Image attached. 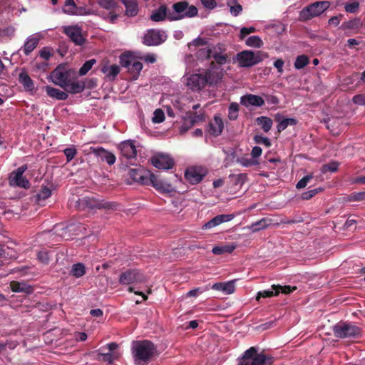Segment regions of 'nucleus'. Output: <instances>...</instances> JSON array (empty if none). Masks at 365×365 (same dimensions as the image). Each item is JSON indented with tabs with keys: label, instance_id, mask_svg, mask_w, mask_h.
Segmentation results:
<instances>
[{
	"label": "nucleus",
	"instance_id": "nucleus-13",
	"mask_svg": "<svg viewBox=\"0 0 365 365\" xmlns=\"http://www.w3.org/2000/svg\"><path fill=\"white\" fill-rule=\"evenodd\" d=\"M165 38L164 31L150 29L144 35L143 43L148 46H158L165 41Z\"/></svg>",
	"mask_w": 365,
	"mask_h": 365
},
{
	"label": "nucleus",
	"instance_id": "nucleus-48",
	"mask_svg": "<svg viewBox=\"0 0 365 365\" xmlns=\"http://www.w3.org/2000/svg\"><path fill=\"white\" fill-rule=\"evenodd\" d=\"M339 165V163L336 161H331L327 164H324L322 165V173H327V172L334 173V172L337 171Z\"/></svg>",
	"mask_w": 365,
	"mask_h": 365
},
{
	"label": "nucleus",
	"instance_id": "nucleus-51",
	"mask_svg": "<svg viewBox=\"0 0 365 365\" xmlns=\"http://www.w3.org/2000/svg\"><path fill=\"white\" fill-rule=\"evenodd\" d=\"M153 122L155 123H160L164 121L165 120V113L162 109H156L154 111L153 117L152 118Z\"/></svg>",
	"mask_w": 365,
	"mask_h": 365
},
{
	"label": "nucleus",
	"instance_id": "nucleus-63",
	"mask_svg": "<svg viewBox=\"0 0 365 365\" xmlns=\"http://www.w3.org/2000/svg\"><path fill=\"white\" fill-rule=\"evenodd\" d=\"M210 51L208 50V48H202L199 50L197 52V57L199 58H205V59H210Z\"/></svg>",
	"mask_w": 365,
	"mask_h": 365
},
{
	"label": "nucleus",
	"instance_id": "nucleus-1",
	"mask_svg": "<svg viewBox=\"0 0 365 365\" xmlns=\"http://www.w3.org/2000/svg\"><path fill=\"white\" fill-rule=\"evenodd\" d=\"M132 349L135 362L138 365L148 364L156 349L154 344L148 340L134 341Z\"/></svg>",
	"mask_w": 365,
	"mask_h": 365
},
{
	"label": "nucleus",
	"instance_id": "nucleus-41",
	"mask_svg": "<svg viewBox=\"0 0 365 365\" xmlns=\"http://www.w3.org/2000/svg\"><path fill=\"white\" fill-rule=\"evenodd\" d=\"M96 2L101 8L107 11L114 10L118 6L115 0H96Z\"/></svg>",
	"mask_w": 365,
	"mask_h": 365
},
{
	"label": "nucleus",
	"instance_id": "nucleus-22",
	"mask_svg": "<svg viewBox=\"0 0 365 365\" xmlns=\"http://www.w3.org/2000/svg\"><path fill=\"white\" fill-rule=\"evenodd\" d=\"M275 121L278 122L277 126V132L281 133L289 125H295L297 123V120L294 118H284L280 113H277L274 115Z\"/></svg>",
	"mask_w": 365,
	"mask_h": 365
},
{
	"label": "nucleus",
	"instance_id": "nucleus-33",
	"mask_svg": "<svg viewBox=\"0 0 365 365\" xmlns=\"http://www.w3.org/2000/svg\"><path fill=\"white\" fill-rule=\"evenodd\" d=\"M19 82L23 85L26 91H31L34 89V81L26 71L19 73Z\"/></svg>",
	"mask_w": 365,
	"mask_h": 365
},
{
	"label": "nucleus",
	"instance_id": "nucleus-2",
	"mask_svg": "<svg viewBox=\"0 0 365 365\" xmlns=\"http://www.w3.org/2000/svg\"><path fill=\"white\" fill-rule=\"evenodd\" d=\"M119 205L115 202L99 200L93 195L85 196L78 198L75 202V207L77 210L85 211L93 209H106L109 210H118Z\"/></svg>",
	"mask_w": 365,
	"mask_h": 365
},
{
	"label": "nucleus",
	"instance_id": "nucleus-18",
	"mask_svg": "<svg viewBox=\"0 0 365 365\" xmlns=\"http://www.w3.org/2000/svg\"><path fill=\"white\" fill-rule=\"evenodd\" d=\"M151 172L145 170L143 168L130 169L128 176L134 182H139L142 185H148V180L151 175Z\"/></svg>",
	"mask_w": 365,
	"mask_h": 365
},
{
	"label": "nucleus",
	"instance_id": "nucleus-57",
	"mask_svg": "<svg viewBox=\"0 0 365 365\" xmlns=\"http://www.w3.org/2000/svg\"><path fill=\"white\" fill-rule=\"evenodd\" d=\"M313 179L312 175H307L303 177L296 185V187L297 189L304 188L307 184L310 182L311 180Z\"/></svg>",
	"mask_w": 365,
	"mask_h": 365
},
{
	"label": "nucleus",
	"instance_id": "nucleus-64",
	"mask_svg": "<svg viewBox=\"0 0 365 365\" xmlns=\"http://www.w3.org/2000/svg\"><path fill=\"white\" fill-rule=\"evenodd\" d=\"M353 102L358 105H365V95L358 94L353 97Z\"/></svg>",
	"mask_w": 365,
	"mask_h": 365
},
{
	"label": "nucleus",
	"instance_id": "nucleus-53",
	"mask_svg": "<svg viewBox=\"0 0 365 365\" xmlns=\"http://www.w3.org/2000/svg\"><path fill=\"white\" fill-rule=\"evenodd\" d=\"M254 141L257 144L264 145L267 148H269L272 145L270 140L267 137H263L259 135L254 136Z\"/></svg>",
	"mask_w": 365,
	"mask_h": 365
},
{
	"label": "nucleus",
	"instance_id": "nucleus-4",
	"mask_svg": "<svg viewBox=\"0 0 365 365\" xmlns=\"http://www.w3.org/2000/svg\"><path fill=\"white\" fill-rule=\"evenodd\" d=\"M172 8V11H168V20L170 21H179L185 18H192L198 14L197 7L189 5L187 1L175 3Z\"/></svg>",
	"mask_w": 365,
	"mask_h": 365
},
{
	"label": "nucleus",
	"instance_id": "nucleus-49",
	"mask_svg": "<svg viewBox=\"0 0 365 365\" xmlns=\"http://www.w3.org/2000/svg\"><path fill=\"white\" fill-rule=\"evenodd\" d=\"M236 162L244 167H250L258 164V162L256 160L245 157L237 158Z\"/></svg>",
	"mask_w": 365,
	"mask_h": 365
},
{
	"label": "nucleus",
	"instance_id": "nucleus-27",
	"mask_svg": "<svg viewBox=\"0 0 365 365\" xmlns=\"http://www.w3.org/2000/svg\"><path fill=\"white\" fill-rule=\"evenodd\" d=\"M39 38L36 36H31L27 38L24 46L21 48V51L26 56H29L38 46Z\"/></svg>",
	"mask_w": 365,
	"mask_h": 365
},
{
	"label": "nucleus",
	"instance_id": "nucleus-34",
	"mask_svg": "<svg viewBox=\"0 0 365 365\" xmlns=\"http://www.w3.org/2000/svg\"><path fill=\"white\" fill-rule=\"evenodd\" d=\"M272 220L267 217H263L257 222H253L249 229L252 232H257L262 230L266 229L271 224Z\"/></svg>",
	"mask_w": 365,
	"mask_h": 365
},
{
	"label": "nucleus",
	"instance_id": "nucleus-46",
	"mask_svg": "<svg viewBox=\"0 0 365 365\" xmlns=\"http://www.w3.org/2000/svg\"><path fill=\"white\" fill-rule=\"evenodd\" d=\"M96 63V60L94 58L86 61L83 66L80 68L78 73L80 76L86 75Z\"/></svg>",
	"mask_w": 365,
	"mask_h": 365
},
{
	"label": "nucleus",
	"instance_id": "nucleus-5",
	"mask_svg": "<svg viewBox=\"0 0 365 365\" xmlns=\"http://www.w3.org/2000/svg\"><path fill=\"white\" fill-rule=\"evenodd\" d=\"M333 332L338 338H359L361 336L360 327L348 322H340L333 327Z\"/></svg>",
	"mask_w": 365,
	"mask_h": 365
},
{
	"label": "nucleus",
	"instance_id": "nucleus-40",
	"mask_svg": "<svg viewBox=\"0 0 365 365\" xmlns=\"http://www.w3.org/2000/svg\"><path fill=\"white\" fill-rule=\"evenodd\" d=\"M102 71L103 73H107V76L110 79L113 80L120 73V67L116 64H113L110 67H104L102 69Z\"/></svg>",
	"mask_w": 365,
	"mask_h": 365
},
{
	"label": "nucleus",
	"instance_id": "nucleus-45",
	"mask_svg": "<svg viewBox=\"0 0 365 365\" xmlns=\"http://www.w3.org/2000/svg\"><path fill=\"white\" fill-rule=\"evenodd\" d=\"M245 43L247 46L254 48H260L263 45L262 39L257 36H250Z\"/></svg>",
	"mask_w": 365,
	"mask_h": 365
},
{
	"label": "nucleus",
	"instance_id": "nucleus-58",
	"mask_svg": "<svg viewBox=\"0 0 365 365\" xmlns=\"http://www.w3.org/2000/svg\"><path fill=\"white\" fill-rule=\"evenodd\" d=\"M256 31V28L251 26V27H242L240 29V38L241 40L244 39L247 35H249L251 33H254Z\"/></svg>",
	"mask_w": 365,
	"mask_h": 365
},
{
	"label": "nucleus",
	"instance_id": "nucleus-38",
	"mask_svg": "<svg viewBox=\"0 0 365 365\" xmlns=\"http://www.w3.org/2000/svg\"><path fill=\"white\" fill-rule=\"evenodd\" d=\"M71 274L76 278H79L86 274V267L83 263L78 262L71 267Z\"/></svg>",
	"mask_w": 365,
	"mask_h": 365
},
{
	"label": "nucleus",
	"instance_id": "nucleus-31",
	"mask_svg": "<svg viewBox=\"0 0 365 365\" xmlns=\"http://www.w3.org/2000/svg\"><path fill=\"white\" fill-rule=\"evenodd\" d=\"M212 288L215 290L222 291L226 294H232L235 292V286L233 281L227 282H219L212 285Z\"/></svg>",
	"mask_w": 365,
	"mask_h": 365
},
{
	"label": "nucleus",
	"instance_id": "nucleus-21",
	"mask_svg": "<svg viewBox=\"0 0 365 365\" xmlns=\"http://www.w3.org/2000/svg\"><path fill=\"white\" fill-rule=\"evenodd\" d=\"M240 103L247 108L250 106L261 107L264 105V100L259 96L246 94L240 98Z\"/></svg>",
	"mask_w": 365,
	"mask_h": 365
},
{
	"label": "nucleus",
	"instance_id": "nucleus-12",
	"mask_svg": "<svg viewBox=\"0 0 365 365\" xmlns=\"http://www.w3.org/2000/svg\"><path fill=\"white\" fill-rule=\"evenodd\" d=\"M27 165H23L13 171L9 177V182L12 185H16L23 188H29L30 186L29 181L23 175L24 173L27 170Z\"/></svg>",
	"mask_w": 365,
	"mask_h": 365
},
{
	"label": "nucleus",
	"instance_id": "nucleus-26",
	"mask_svg": "<svg viewBox=\"0 0 365 365\" xmlns=\"http://www.w3.org/2000/svg\"><path fill=\"white\" fill-rule=\"evenodd\" d=\"M9 285L13 292H22L29 294L34 292V288L31 285L23 282L11 281Z\"/></svg>",
	"mask_w": 365,
	"mask_h": 365
},
{
	"label": "nucleus",
	"instance_id": "nucleus-30",
	"mask_svg": "<svg viewBox=\"0 0 365 365\" xmlns=\"http://www.w3.org/2000/svg\"><path fill=\"white\" fill-rule=\"evenodd\" d=\"M185 177L191 184L195 185L199 183L202 180L204 175H202L195 168H189L186 170Z\"/></svg>",
	"mask_w": 365,
	"mask_h": 365
},
{
	"label": "nucleus",
	"instance_id": "nucleus-9",
	"mask_svg": "<svg viewBox=\"0 0 365 365\" xmlns=\"http://www.w3.org/2000/svg\"><path fill=\"white\" fill-rule=\"evenodd\" d=\"M146 282V277L138 269H128L122 272L119 277V283L122 285L140 284Z\"/></svg>",
	"mask_w": 365,
	"mask_h": 365
},
{
	"label": "nucleus",
	"instance_id": "nucleus-62",
	"mask_svg": "<svg viewBox=\"0 0 365 365\" xmlns=\"http://www.w3.org/2000/svg\"><path fill=\"white\" fill-rule=\"evenodd\" d=\"M351 200L354 201L365 200V191L352 193Z\"/></svg>",
	"mask_w": 365,
	"mask_h": 365
},
{
	"label": "nucleus",
	"instance_id": "nucleus-25",
	"mask_svg": "<svg viewBox=\"0 0 365 365\" xmlns=\"http://www.w3.org/2000/svg\"><path fill=\"white\" fill-rule=\"evenodd\" d=\"M66 92L77 94L81 93L85 88L83 81H75L71 79L67 83L66 86L62 88Z\"/></svg>",
	"mask_w": 365,
	"mask_h": 365
},
{
	"label": "nucleus",
	"instance_id": "nucleus-59",
	"mask_svg": "<svg viewBox=\"0 0 365 365\" xmlns=\"http://www.w3.org/2000/svg\"><path fill=\"white\" fill-rule=\"evenodd\" d=\"M207 44V41L200 37L195 38L192 42L188 43V47L190 48L191 46H205Z\"/></svg>",
	"mask_w": 365,
	"mask_h": 365
},
{
	"label": "nucleus",
	"instance_id": "nucleus-52",
	"mask_svg": "<svg viewBox=\"0 0 365 365\" xmlns=\"http://www.w3.org/2000/svg\"><path fill=\"white\" fill-rule=\"evenodd\" d=\"M63 153L66 157L67 162L72 160L77 154V150L74 146L67 148L63 150Z\"/></svg>",
	"mask_w": 365,
	"mask_h": 365
},
{
	"label": "nucleus",
	"instance_id": "nucleus-54",
	"mask_svg": "<svg viewBox=\"0 0 365 365\" xmlns=\"http://www.w3.org/2000/svg\"><path fill=\"white\" fill-rule=\"evenodd\" d=\"M322 190V188H315L309 191L304 192L302 194V199L308 200L315 196L317 193Z\"/></svg>",
	"mask_w": 365,
	"mask_h": 365
},
{
	"label": "nucleus",
	"instance_id": "nucleus-16",
	"mask_svg": "<svg viewBox=\"0 0 365 365\" xmlns=\"http://www.w3.org/2000/svg\"><path fill=\"white\" fill-rule=\"evenodd\" d=\"M151 163L158 169L168 170L173 167L174 160L169 155L157 154L151 158Z\"/></svg>",
	"mask_w": 365,
	"mask_h": 365
},
{
	"label": "nucleus",
	"instance_id": "nucleus-32",
	"mask_svg": "<svg viewBox=\"0 0 365 365\" xmlns=\"http://www.w3.org/2000/svg\"><path fill=\"white\" fill-rule=\"evenodd\" d=\"M45 90L49 97L57 100H66L68 97L66 92L53 88L50 86H46Z\"/></svg>",
	"mask_w": 365,
	"mask_h": 365
},
{
	"label": "nucleus",
	"instance_id": "nucleus-55",
	"mask_svg": "<svg viewBox=\"0 0 365 365\" xmlns=\"http://www.w3.org/2000/svg\"><path fill=\"white\" fill-rule=\"evenodd\" d=\"M278 294H275V291L272 289V287H271L270 290H263L260 291L257 293V295L256 297V299L259 300L261 297H271L273 296H277Z\"/></svg>",
	"mask_w": 365,
	"mask_h": 365
},
{
	"label": "nucleus",
	"instance_id": "nucleus-61",
	"mask_svg": "<svg viewBox=\"0 0 365 365\" xmlns=\"http://www.w3.org/2000/svg\"><path fill=\"white\" fill-rule=\"evenodd\" d=\"M203 6L207 9H213L217 6L215 0H200Z\"/></svg>",
	"mask_w": 365,
	"mask_h": 365
},
{
	"label": "nucleus",
	"instance_id": "nucleus-14",
	"mask_svg": "<svg viewBox=\"0 0 365 365\" xmlns=\"http://www.w3.org/2000/svg\"><path fill=\"white\" fill-rule=\"evenodd\" d=\"M148 185H151L160 193H171L174 189L170 183L160 179L158 175L151 173L148 180Z\"/></svg>",
	"mask_w": 365,
	"mask_h": 365
},
{
	"label": "nucleus",
	"instance_id": "nucleus-35",
	"mask_svg": "<svg viewBox=\"0 0 365 365\" xmlns=\"http://www.w3.org/2000/svg\"><path fill=\"white\" fill-rule=\"evenodd\" d=\"M202 76L203 78H206V85H212L217 83L222 76L220 72H216L212 69L206 70V71L202 73Z\"/></svg>",
	"mask_w": 365,
	"mask_h": 365
},
{
	"label": "nucleus",
	"instance_id": "nucleus-24",
	"mask_svg": "<svg viewBox=\"0 0 365 365\" xmlns=\"http://www.w3.org/2000/svg\"><path fill=\"white\" fill-rule=\"evenodd\" d=\"M122 155L128 160L135 158L137 151L135 145L130 141H124L119 145Z\"/></svg>",
	"mask_w": 365,
	"mask_h": 365
},
{
	"label": "nucleus",
	"instance_id": "nucleus-23",
	"mask_svg": "<svg viewBox=\"0 0 365 365\" xmlns=\"http://www.w3.org/2000/svg\"><path fill=\"white\" fill-rule=\"evenodd\" d=\"M235 215L232 214L229 215H218L213 217L212 220L206 222L203 226L202 229L207 230L215 227L223 222H227L232 220Z\"/></svg>",
	"mask_w": 365,
	"mask_h": 365
},
{
	"label": "nucleus",
	"instance_id": "nucleus-56",
	"mask_svg": "<svg viewBox=\"0 0 365 365\" xmlns=\"http://www.w3.org/2000/svg\"><path fill=\"white\" fill-rule=\"evenodd\" d=\"M359 8V3L357 1H354L351 3H347L345 4L344 9L345 11L348 13L354 14L356 13Z\"/></svg>",
	"mask_w": 365,
	"mask_h": 365
},
{
	"label": "nucleus",
	"instance_id": "nucleus-8",
	"mask_svg": "<svg viewBox=\"0 0 365 365\" xmlns=\"http://www.w3.org/2000/svg\"><path fill=\"white\" fill-rule=\"evenodd\" d=\"M329 6L330 3L328 1H316L303 9L300 13V16L304 20L311 19L322 14Z\"/></svg>",
	"mask_w": 365,
	"mask_h": 365
},
{
	"label": "nucleus",
	"instance_id": "nucleus-28",
	"mask_svg": "<svg viewBox=\"0 0 365 365\" xmlns=\"http://www.w3.org/2000/svg\"><path fill=\"white\" fill-rule=\"evenodd\" d=\"M168 11L167 6L162 4L158 9L153 11L150 19L156 22L164 21L165 19L168 20Z\"/></svg>",
	"mask_w": 365,
	"mask_h": 365
},
{
	"label": "nucleus",
	"instance_id": "nucleus-20",
	"mask_svg": "<svg viewBox=\"0 0 365 365\" xmlns=\"http://www.w3.org/2000/svg\"><path fill=\"white\" fill-rule=\"evenodd\" d=\"M187 86L192 91H200L206 86V78L202 73L192 74L187 78Z\"/></svg>",
	"mask_w": 365,
	"mask_h": 365
},
{
	"label": "nucleus",
	"instance_id": "nucleus-36",
	"mask_svg": "<svg viewBox=\"0 0 365 365\" xmlns=\"http://www.w3.org/2000/svg\"><path fill=\"white\" fill-rule=\"evenodd\" d=\"M236 249V245L233 243L227 244L222 246H216L213 247L212 252L214 255H220L224 253H232Z\"/></svg>",
	"mask_w": 365,
	"mask_h": 365
},
{
	"label": "nucleus",
	"instance_id": "nucleus-44",
	"mask_svg": "<svg viewBox=\"0 0 365 365\" xmlns=\"http://www.w3.org/2000/svg\"><path fill=\"white\" fill-rule=\"evenodd\" d=\"M309 62V58L307 55L302 54L298 56L294 62V68L296 69H302L304 68Z\"/></svg>",
	"mask_w": 365,
	"mask_h": 365
},
{
	"label": "nucleus",
	"instance_id": "nucleus-3",
	"mask_svg": "<svg viewBox=\"0 0 365 365\" xmlns=\"http://www.w3.org/2000/svg\"><path fill=\"white\" fill-rule=\"evenodd\" d=\"M273 362L271 355L265 354L264 351L259 353L256 347L251 346L239 359L237 365H272Z\"/></svg>",
	"mask_w": 365,
	"mask_h": 365
},
{
	"label": "nucleus",
	"instance_id": "nucleus-7",
	"mask_svg": "<svg viewBox=\"0 0 365 365\" xmlns=\"http://www.w3.org/2000/svg\"><path fill=\"white\" fill-rule=\"evenodd\" d=\"M120 64L122 67L127 68L133 81L138 79L143 67L141 62L126 54H122L120 56Z\"/></svg>",
	"mask_w": 365,
	"mask_h": 365
},
{
	"label": "nucleus",
	"instance_id": "nucleus-19",
	"mask_svg": "<svg viewBox=\"0 0 365 365\" xmlns=\"http://www.w3.org/2000/svg\"><path fill=\"white\" fill-rule=\"evenodd\" d=\"M224 128V123L222 118L219 115H215L214 118L210 121L206 128V132L210 135H220Z\"/></svg>",
	"mask_w": 365,
	"mask_h": 365
},
{
	"label": "nucleus",
	"instance_id": "nucleus-50",
	"mask_svg": "<svg viewBox=\"0 0 365 365\" xmlns=\"http://www.w3.org/2000/svg\"><path fill=\"white\" fill-rule=\"evenodd\" d=\"M208 50L210 51V58H215L219 56L220 53L225 51L224 46L221 43H218L215 46H212V48H208Z\"/></svg>",
	"mask_w": 365,
	"mask_h": 365
},
{
	"label": "nucleus",
	"instance_id": "nucleus-11",
	"mask_svg": "<svg viewBox=\"0 0 365 365\" xmlns=\"http://www.w3.org/2000/svg\"><path fill=\"white\" fill-rule=\"evenodd\" d=\"M73 72L71 70H67L63 66L56 67L51 74L52 81L63 88L71 79V74Z\"/></svg>",
	"mask_w": 365,
	"mask_h": 365
},
{
	"label": "nucleus",
	"instance_id": "nucleus-29",
	"mask_svg": "<svg viewBox=\"0 0 365 365\" xmlns=\"http://www.w3.org/2000/svg\"><path fill=\"white\" fill-rule=\"evenodd\" d=\"M125 7V15L135 16L138 13V4L137 0H120Z\"/></svg>",
	"mask_w": 365,
	"mask_h": 365
},
{
	"label": "nucleus",
	"instance_id": "nucleus-37",
	"mask_svg": "<svg viewBox=\"0 0 365 365\" xmlns=\"http://www.w3.org/2000/svg\"><path fill=\"white\" fill-rule=\"evenodd\" d=\"M255 122L257 125H261L262 129L265 132H269L272 126V120L267 116H260L256 118Z\"/></svg>",
	"mask_w": 365,
	"mask_h": 365
},
{
	"label": "nucleus",
	"instance_id": "nucleus-6",
	"mask_svg": "<svg viewBox=\"0 0 365 365\" xmlns=\"http://www.w3.org/2000/svg\"><path fill=\"white\" fill-rule=\"evenodd\" d=\"M264 53L262 51H242L237 54L236 59L240 67H251L261 62Z\"/></svg>",
	"mask_w": 365,
	"mask_h": 365
},
{
	"label": "nucleus",
	"instance_id": "nucleus-15",
	"mask_svg": "<svg viewBox=\"0 0 365 365\" xmlns=\"http://www.w3.org/2000/svg\"><path fill=\"white\" fill-rule=\"evenodd\" d=\"M63 32L77 46H82L86 41L81 28L77 25L64 26Z\"/></svg>",
	"mask_w": 365,
	"mask_h": 365
},
{
	"label": "nucleus",
	"instance_id": "nucleus-17",
	"mask_svg": "<svg viewBox=\"0 0 365 365\" xmlns=\"http://www.w3.org/2000/svg\"><path fill=\"white\" fill-rule=\"evenodd\" d=\"M90 152L98 158L101 161L106 162L109 165H113L115 163V155L103 147H91Z\"/></svg>",
	"mask_w": 365,
	"mask_h": 365
},
{
	"label": "nucleus",
	"instance_id": "nucleus-42",
	"mask_svg": "<svg viewBox=\"0 0 365 365\" xmlns=\"http://www.w3.org/2000/svg\"><path fill=\"white\" fill-rule=\"evenodd\" d=\"M51 195V190L47 186L42 185L39 192L36 195V200L38 203H40L41 200H44L49 197Z\"/></svg>",
	"mask_w": 365,
	"mask_h": 365
},
{
	"label": "nucleus",
	"instance_id": "nucleus-47",
	"mask_svg": "<svg viewBox=\"0 0 365 365\" xmlns=\"http://www.w3.org/2000/svg\"><path fill=\"white\" fill-rule=\"evenodd\" d=\"M51 252L47 250H41L37 253V259L42 264H48L51 259Z\"/></svg>",
	"mask_w": 365,
	"mask_h": 365
},
{
	"label": "nucleus",
	"instance_id": "nucleus-60",
	"mask_svg": "<svg viewBox=\"0 0 365 365\" xmlns=\"http://www.w3.org/2000/svg\"><path fill=\"white\" fill-rule=\"evenodd\" d=\"M109 13L104 18L106 21H108L110 24H115L116 20L118 18V15L115 13V9L112 11H108Z\"/></svg>",
	"mask_w": 365,
	"mask_h": 365
},
{
	"label": "nucleus",
	"instance_id": "nucleus-39",
	"mask_svg": "<svg viewBox=\"0 0 365 365\" xmlns=\"http://www.w3.org/2000/svg\"><path fill=\"white\" fill-rule=\"evenodd\" d=\"M272 289H274L275 291V294H278L279 293L288 294L297 289V287H295V286L291 287L289 285L282 286L279 284H273V285H272Z\"/></svg>",
	"mask_w": 365,
	"mask_h": 365
},
{
	"label": "nucleus",
	"instance_id": "nucleus-10",
	"mask_svg": "<svg viewBox=\"0 0 365 365\" xmlns=\"http://www.w3.org/2000/svg\"><path fill=\"white\" fill-rule=\"evenodd\" d=\"M203 121H205L204 113L197 114L196 112L189 111L182 119L180 132L181 134H184L192 127Z\"/></svg>",
	"mask_w": 365,
	"mask_h": 365
},
{
	"label": "nucleus",
	"instance_id": "nucleus-43",
	"mask_svg": "<svg viewBox=\"0 0 365 365\" xmlns=\"http://www.w3.org/2000/svg\"><path fill=\"white\" fill-rule=\"evenodd\" d=\"M240 107L238 103L233 102L230 104L228 108V118L230 120H235L238 117Z\"/></svg>",
	"mask_w": 365,
	"mask_h": 365
}]
</instances>
